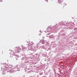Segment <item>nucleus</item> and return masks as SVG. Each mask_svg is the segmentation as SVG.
Masks as SVG:
<instances>
[{
  "mask_svg": "<svg viewBox=\"0 0 77 77\" xmlns=\"http://www.w3.org/2000/svg\"><path fill=\"white\" fill-rule=\"evenodd\" d=\"M59 1L60 2V3H62V2H63V0H60Z\"/></svg>",
  "mask_w": 77,
  "mask_h": 77,
  "instance_id": "obj_1",
  "label": "nucleus"
},
{
  "mask_svg": "<svg viewBox=\"0 0 77 77\" xmlns=\"http://www.w3.org/2000/svg\"><path fill=\"white\" fill-rule=\"evenodd\" d=\"M42 44H45V42H42Z\"/></svg>",
  "mask_w": 77,
  "mask_h": 77,
  "instance_id": "obj_2",
  "label": "nucleus"
}]
</instances>
